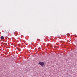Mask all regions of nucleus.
<instances>
[{"label": "nucleus", "mask_w": 77, "mask_h": 77, "mask_svg": "<svg viewBox=\"0 0 77 77\" xmlns=\"http://www.w3.org/2000/svg\"><path fill=\"white\" fill-rule=\"evenodd\" d=\"M39 65H41V66H43L44 65V63L42 62H39Z\"/></svg>", "instance_id": "1"}, {"label": "nucleus", "mask_w": 77, "mask_h": 77, "mask_svg": "<svg viewBox=\"0 0 77 77\" xmlns=\"http://www.w3.org/2000/svg\"><path fill=\"white\" fill-rule=\"evenodd\" d=\"M1 39H4V37L3 36H1Z\"/></svg>", "instance_id": "2"}]
</instances>
